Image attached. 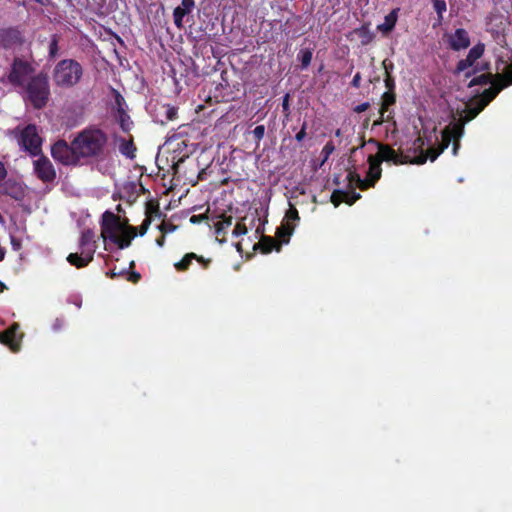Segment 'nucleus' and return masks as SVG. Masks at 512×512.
I'll list each match as a JSON object with an SVG mask.
<instances>
[{"mask_svg":"<svg viewBox=\"0 0 512 512\" xmlns=\"http://www.w3.org/2000/svg\"><path fill=\"white\" fill-rule=\"evenodd\" d=\"M52 157L63 166H77L81 159L74 148V139L70 144L64 139H58L51 147Z\"/></svg>","mask_w":512,"mask_h":512,"instance_id":"obj_7","label":"nucleus"},{"mask_svg":"<svg viewBox=\"0 0 512 512\" xmlns=\"http://www.w3.org/2000/svg\"><path fill=\"white\" fill-rule=\"evenodd\" d=\"M100 236L106 241L116 244L118 249H125L137 236V228L121 221V217L111 211H105L101 216Z\"/></svg>","mask_w":512,"mask_h":512,"instance_id":"obj_2","label":"nucleus"},{"mask_svg":"<svg viewBox=\"0 0 512 512\" xmlns=\"http://www.w3.org/2000/svg\"><path fill=\"white\" fill-rule=\"evenodd\" d=\"M396 103V93L395 91H385L382 93V103L380 108V117L374 121V126L382 125L385 121H391L393 116L388 114L385 117V112L388 111L390 106L395 105Z\"/></svg>","mask_w":512,"mask_h":512,"instance_id":"obj_19","label":"nucleus"},{"mask_svg":"<svg viewBox=\"0 0 512 512\" xmlns=\"http://www.w3.org/2000/svg\"><path fill=\"white\" fill-rule=\"evenodd\" d=\"M265 134V127L264 125H259L255 127V129L252 131L253 138L256 143V147L260 146L261 140L264 137Z\"/></svg>","mask_w":512,"mask_h":512,"instance_id":"obj_42","label":"nucleus"},{"mask_svg":"<svg viewBox=\"0 0 512 512\" xmlns=\"http://www.w3.org/2000/svg\"><path fill=\"white\" fill-rule=\"evenodd\" d=\"M448 47L460 51L470 46L469 34L465 28H457L453 33L445 34Z\"/></svg>","mask_w":512,"mask_h":512,"instance_id":"obj_14","label":"nucleus"},{"mask_svg":"<svg viewBox=\"0 0 512 512\" xmlns=\"http://www.w3.org/2000/svg\"><path fill=\"white\" fill-rule=\"evenodd\" d=\"M114 117L117 120V124L120 126L121 131L129 133L132 130L134 123L126 110L115 112Z\"/></svg>","mask_w":512,"mask_h":512,"instance_id":"obj_25","label":"nucleus"},{"mask_svg":"<svg viewBox=\"0 0 512 512\" xmlns=\"http://www.w3.org/2000/svg\"><path fill=\"white\" fill-rule=\"evenodd\" d=\"M108 145V135L101 128L91 126L74 137V148L81 159H103Z\"/></svg>","mask_w":512,"mask_h":512,"instance_id":"obj_1","label":"nucleus"},{"mask_svg":"<svg viewBox=\"0 0 512 512\" xmlns=\"http://www.w3.org/2000/svg\"><path fill=\"white\" fill-rule=\"evenodd\" d=\"M11 245L14 251L21 249V240L15 236H11Z\"/></svg>","mask_w":512,"mask_h":512,"instance_id":"obj_56","label":"nucleus"},{"mask_svg":"<svg viewBox=\"0 0 512 512\" xmlns=\"http://www.w3.org/2000/svg\"><path fill=\"white\" fill-rule=\"evenodd\" d=\"M452 136L453 135H451L450 127L446 126L442 131V143L438 146V152L430 156L431 161L436 160L438 156H440L443 151L449 147L450 142L453 141Z\"/></svg>","mask_w":512,"mask_h":512,"instance_id":"obj_27","label":"nucleus"},{"mask_svg":"<svg viewBox=\"0 0 512 512\" xmlns=\"http://www.w3.org/2000/svg\"><path fill=\"white\" fill-rule=\"evenodd\" d=\"M285 218L287 219L288 223L284 226H281L277 230L276 235L278 238H282V242L287 243L289 241V237L294 231V225H290L289 221L300 220L298 210L295 207L290 206L289 210L285 214Z\"/></svg>","mask_w":512,"mask_h":512,"instance_id":"obj_21","label":"nucleus"},{"mask_svg":"<svg viewBox=\"0 0 512 512\" xmlns=\"http://www.w3.org/2000/svg\"><path fill=\"white\" fill-rule=\"evenodd\" d=\"M438 152V147H430L426 151L421 152V154L416 157L414 160H411L410 162L416 163L417 165H424L427 159H430V156L432 154H436Z\"/></svg>","mask_w":512,"mask_h":512,"instance_id":"obj_37","label":"nucleus"},{"mask_svg":"<svg viewBox=\"0 0 512 512\" xmlns=\"http://www.w3.org/2000/svg\"><path fill=\"white\" fill-rule=\"evenodd\" d=\"M83 75L80 63L72 59L61 60L53 70V81L60 88H71L77 85Z\"/></svg>","mask_w":512,"mask_h":512,"instance_id":"obj_4","label":"nucleus"},{"mask_svg":"<svg viewBox=\"0 0 512 512\" xmlns=\"http://www.w3.org/2000/svg\"><path fill=\"white\" fill-rule=\"evenodd\" d=\"M64 324L65 322L63 318H56L52 323V329L58 332L63 328Z\"/></svg>","mask_w":512,"mask_h":512,"instance_id":"obj_53","label":"nucleus"},{"mask_svg":"<svg viewBox=\"0 0 512 512\" xmlns=\"http://www.w3.org/2000/svg\"><path fill=\"white\" fill-rule=\"evenodd\" d=\"M7 176V170L3 164V162L0 161V181L3 180Z\"/></svg>","mask_w":512,"mask_h":512,"instance_id":"obj_60","label":"nucleus"},{"mask_svg":"<svg viewBox=\"0 0 512 512\" xmlns=\"http://www.w3.org/2000/svg\"><path fill=\"white\" fill-rule=\"evenodd\" d=\"M370 107V104L368 102H364L354 108V111L357 113L365 112Z\"/></svg>","mask_w":512,"mask_h":512,"instance_id":"obj_58","label":"nucleus"},{"mask_svg":"<svg viewBox=\"0 0 512 512\" xmlns=\"http://www.w3.org/2000/svg\"><path fill=\"white\" fill-rule=\"evenodd\" d=\"M191 127L189 125H182L178 128V130L174 133H172L168 140L169 143H175V149L174 151H179L180 153L182 150H186L183 155L180 157L179 161H183L185 157H188L190 153H192L195 149V144L193 142H189L188 139H185L184 136L188 134V130H190Z\"/></svg>","mask_w":512,"mask_h":512,"instance_id":"obj_11","label":"nucleus"},{"mask_svg":"<svg viewBox=\"0 0 512 512\" xmlns=\"http://www.w3.org/2000/svg\"><path fill=\"white\" fill-rule=\"evenodd\" d=\"M382 66H384V70H385L384 85L387 89L386 91H395V88H396L395 80L392 77V75L390 74V70H392L394 67L393 63L388 62L387 60H384L382 62Z\"/></svg>","mask_w":512,"mask_h":512,"instance_id":"obj_31","label":"nucleus"},{"mask_svg":"<svg viewBox=\"0 0 512 512\" xmlns=\"http://www.w3.org/2000/svg\"><path fill=\"white\" fill-rule=\"evenodd\" d=\"M24 100L28 101L35 109L44 108L50 97V85L47 73L39 72L29 78L23 87Z\"/></svg>","mask_w":512,"mask_h":512,"instance_id":"obj_3","label":"nucleus"},{"mask_svg":"<svg viewBox=\"0 0 512 512\" xmlns=\"http://www.w3.org/2000/svg\"><path fill=\"white\" fill-rule=\"evenodd\" d=\"M347 180L349 181L350 185H353V183L357 184V187L365 191L367 190V184L365 183V179H362L360 174H358L356 171H349L347 174Z\"/></svg>","mask_w":512,"mask_h":512,"instance_id":"obj_36","label":"nucleus"},{"mask_svg":"<svg viewBox=\"0 0 512 512\" xmlns=\"http://www.w3.org/2000/svg\"><path fill=\"white\" fill-rule=\"evenodd\" d=\"M157 117L162 125L167 123V121H175L178 117V107L170 104H159L157 107Z\"/></svg>","mask_w":512,"mask_h":512,"instance_id":"obj_23","label":"nucleus"},{"mask_svg":"<svg viewBox=\"0 0 512 512\" xmlns=\"http://www.w3.org/2000/svg\"><path fill=\"white\" fill-rule=\"evenodd\" d=\"M361 81H362V75L360 72H357L352 81H351V86L354 87V88H360L361 87Z\"/></svg>","mask_w":512,"mask_h":512,"instance_id":"obj_54","label":"nucleus"},{"mask_svg":"<svg viewBox=\"0 0 512 512\" xmlns=\"http://www.w3.org/2000/svg\"><path fill=\"white\" fill-rule=\"evenodd\" d=\"M59 52V40L57 36H53L50 44H49V57L53 59V57H57Z\"/></svg>","mask_w":512,"mask_h":512,"instance_id":"obj_43","label":"nucleus"},{"mask_svg":"<svg viewBox=\"0 0 512 512\" xmlns=\"http://www.w3.org/2000/svg\"><path fill=\"white\" fill-rule=\"evenodd\" d=\"M452 136L453 135H451L450 127L446 126L442 131V143L438 146V152L430 156L431 161L436 160L438 156H440L443 151L449 147L450 142L453 141Z\"/></svg>","mask_w":512,"mask_h":512,"instance_id":"obj_28","label":"nucleus"},{"mask_svg":"<svg viewBox=\"0 0 512 512\" xmlns=\"http://www.w3.org/2000/svg\"><path fill=\"white\" fill-rule=\"evenodd\" d=\"M34 71L35 68L30 62L15 58L7 75L8 82L15 87L23 88Z\"/></svg>","mask_w":512,"mask_h":512,"instance_id":"obj_9","label":"nucleus"},{"mask_svg":"<svg viewBox=\"0 0 512 512\" xmlns=\"http://www.w3.org/2000/svg\"><path fill=\"white\" fill-rule=\"evenodd\" d=\"M124 273H125L124 268L120 271H117L116 267H114L106 275L111 279H115L118 277H124Z\"/></svg>","mask_w":512,"mask_h":512,"instance_id":"obj_51","label":"nucleus"},{"mask_svg":"<svg viewBox=\"0 0 512 512\" xmlns=\"http://www.w3.org/2000/svg\"><path fill=\"white\" fill-rule=\"evenodd\" d=\"M5 254H6L5 248H2V246L0 245V262L4 259Z\"/></svg>","mask_w":512,"mask_h":512,"instance_id":"obj_64","label":"nucleus"},{"mask_svg":"<svg viewBox=\"0 0 512 512\" xmlns=\"http://www.w3.org/2000/svg\"><path fill=\"white\" fill-rule=\"evenodd\" d=\"M194 260L198 261L203 268H208L211 263V259H205L203 256L200 255H197V258H194Z\"/></svg>","mask_w":512,"mask_h":512,"instance_id":"obj_57","label":"nucleus"},{"mask_svg":"<svg viewBox=\"0 0 512 512\" xmlns=\"http://www.w3.org/2000/svg\"><path fill=\"white\" fill-rule=\"evenodd\" d=\"M489 88L483 90L481 95V106L485 108L498 94L508 86L512 85V64L506 66L503 73H496L494 82Z\"/></svg>","mask_w":512,"mask_h":512,"instance_id":"obj_6","label":"nucleus"},{"mask_svg":"<svg viewBox=\"0 0 512 512\" xmlns=\"http://www.w3.org/2000/svg\"><path fill=\"white\" fill-rule=\"evenodd\" d=\"M361 194L355 191L347 192L344 190H335L331 195V202L335 207H339L342 202L352 205L361 198Z\"/></svg>","mask_w":512,"mask_h":512,"instance_id":"obj_22","label":"nucleus"},{"mask_svg":"<svg viewBox=\"0 0 512 512\" xmlns=\"http://www.w3.org/2000/svg\"><path fill=\"white\" fill-rule=\"evenodd\" d=\"M188 15V12H186L184 9L180 8V6H177L173 11V19L174 23L178 28L182 27V20L183 18Z\"/></svg>","mask_w":512,"mask_h":512,"instance_id":"obj_39","label":"nucleus"},{"mask_svg":"<svg viewBox=\"0 0 512 512\" xmlns=\"http://www.w3.org/2000/svg\"><path fill=\"white\" fill-rule=\"evenodd\" d=\"M378 145V153L375 155L377 156V160H380V163L382 161H391L395 165H403V163L410 162L409 156L404 154H399L397 151H395L392 147L380 144V142H377Z\"/></svg>","mask_w":512,"mask_h":512,"instance_id":"obj_15","label":"nucleus"},{"mask_svg":"<svg viewBox=\"0 0 512 512\" xmlns=\"http://www.w3.org/2000/svg\"><path fill=\"white\" fill-rule=\"evenodd\" d=\"M38 156L33 162L35 175L42 182H53L57 178V172L52 161L42 153Z\"/></svg>","mask_w":512,"mask_h":512,"instance_id":"obj_10","label":"nucleus"},{"mask_svg":"<svg viewBox=\"0 0 512 512\" xmlns=\"http://www.w3.org/2000/svg\"><path fill=\"white\" fill-rule=\"evenodd\" d=\"M368 164L369 169L367 172V176L364 179L365 183L367 184V189L374 187V185L382 176V168L380 160H377V156L369 155Z\"/></svg>","mask_w":512,"mask_h":512,"instance_id":"obj_20","label":"nucleus"},{"mask_svg":"<svg viewBox=\"0 0 512 512\" xmlns=\"http://www.w3.org/2000/svg\"><path fill=\"white\" fill-rule=\"evenodd\" d=\"M313 53L311 49H301L297 55L299 61H301L302 69L307 68L312 61Z\"/></svg>","mask_w":512,"mask_h":512,"instance_id":"obj_38","label":"nucleus"},{"mask_svg":"<svg viewBox=\"0 0 512 512\" xmlns=\"http://www.w3.org/2000/svg\"><path fill=\"white\" fill-rule=\"evenodd\" d=\"M78 249H80V253L69 254L67 261L77 268H82L93 261L96 253L97 242L95 240V233L92 230L87 229L81 233Z\"/></svg>","mask_w":512,"mask_h":512,"instance_id":"obj_5","label":"nucleus"},{"mask_svg":"<svg viewBox=\"0 0 512 512\" xmlns=\"http://www.w3.org/2000/svg\"><path fill=\"white\" fill-rule=\"evenodd\" d=\"M398 11L399 8H395L385 15L383 24L378 26L382 33H389L394 29L398 20Z\"/></svg>","mask_w":512,"mask_h":512,"instance_id":"obj_26","label":"nucleus"},{"mask_svg":"<svg viewBox=\"0 0 512 512\" xmlns=\"http://www.w3.org/2000/svg\"><path fill=\"white\" fill-rule=\"evenodd\" d=\"M335 150V147L333 145V142H326L324 147L322 148V154L324 156V159H327L330 154H332Z\"/></svg>","mask_w":512,"mask_h":512,"instance_id":"obj_48","label":"nucleus"},{"mask_svg":"<svg viewBox=\"0 0 512 512\" xmlns=\"http://www.w3.org/2000/svg\"><path fill=\"white\" fill-rule=\"evenodd\" d=\"M24 43V37L18 27L0 28V47L11 49L15 46H21Z\"/></svg>","mask_w":512,"mask_h":512,"instance_id":"obj_13","label":"nucleus"},{"mask_svg":"<svg viewBox=\"0 0 512 512\" xmlns=\"http://www.w3.org/2000/svg\"><path fill=\"white\" fill-rule=\"evenodd\" d=\"M435 11L437 12L439 20H443L444 12L446 11L445 0H431Z\"/></svg>","mask_w":512,"mask_h":512,"instance_id":"obj_41","label":"nucleus"},{"mask_svg":"<svg viewBox=\"0 0 512 512\" xmlns=\"http://www.w3.org/2000/svg\"><path fill=\"white\" fill-rule=\"evenodd\" d=\"M18 145L31 156H38L42 153V139L36 125H27L19 132Z\"/></svg>","mask_w":512,"mask_h":512,"instance_id":"obj_8","label":"nucleus"},{"mask_svg":"<svg viewBox=\"0 0 512 512\" xmlns=\"http://www.w3.org/2000/svg\"><path fill=\"white\" fill-rule=\"evenodd\" d=\"M202 218H203V216L193 215V216L190 218V221H191V222H193V223H197V222H199Z\"/></svg>","mask_w":512,"mask_h":512,"instance_id":"obj_63","label":"nucleus"},{"mask_svg":"<svg viewBox=\"0 0 512 512\" xmlns=\"http://www.w3.org/2000/svg\"><path fill=\"white\" fill-rule=\"evenodd\" d=\"M414 145H415V146H417L418 148L422 149V148H423V146L425 145L424 139H423L421 136H419V137L415 140Z\"/></svg>","mask_w":512,"mask_h":512,"instance_id":"obj_61","label":"nucleus"},{"mask_svg":"<svg viewBox=\"0 0 512 512\" xmlns=\"http://www.w3.org/2000/svg\"><path fill=\"white\" fill-rule=\"evenodd\" d=\"M246 233H247V228L243 222H238L235 225L234 230L232 232L233 236H235V237H240L242 235H245Z\"/></svg>","mask_w":512,"mask_h":512,"instance_id":"obj_45","label":"nucleus"},{"mask_svg":"<svg viewBox=\"0 0 512 512\" xmlns=\"http://www.w3.org/2000/svg\"><path fill=\"white\" fill-rule=\"evenodd\" d=\"M0 195L9 196L14 200L20 201L25 196V190L18 181L8 179L0 183Z\"/></svg>","mask_w":512,"mask_h":512,"instance_id":"obj_17","label":"nucleus"},{"mask_svg":"<svg viewBox=\"0 0 512 512\" xmlns=\"http://www.w3.org/2000/svg\"><path fill=\"white\" fill-rule=\"evenodd\" d=\"M194 258H197V254L195 253H187L185 254L182 259L174 264L176 270L178 272H185L190 267L192 261Z\"/></svg>","mask_w":512,"mask_h":512,"instance_id":"obj_33","label":"nucleus"},{"mask_svg":"<svg viewBox=\"0 0 512 512\" xmlns=\"http://www.w3.org/2000/svg\"><path fill=\"white\" fill-rule=\"evenodd\" d=\"M461 147V142L459 139H453L452 153L454 156L458 154V151Z\"/></svg>","mask_w":512,"mask_h":512,"instance_id":"obj_59","label":"nucleus"},{"mask_svg":"<svg viewBox=\"0 0 512 512\" xmlns=\"http://www.w3.org/2000/svg\"><path fill=\"white\" fill-rule=\"evenodd\" d=\"M159 229L162 234L171 233L174 232L177 229V226L171 222H165L163 221L160 223Z\"/></svg>","mask_w":512,"mask_h":512,"instance_id":"obj_44","label":"nucleus"},{"mask_svg":"<svg viewBox=\"0 0 512 512\" xmlns=\"http://www.w3.org/2000/svg\"><path fill=\"white\" fill-rule=\"evenodd\" d=\"M495 74H492L490 72L475 76L469 83L468 87H474L479 85H487L494 82Z\"/></svg>","mask_w":512,"mask_h":512,"instance_id":"obj_32","label":"nucleus"},{"mask_svg":"<svg viewBox=\"0 0 512 512\" xmlns=\"http://www.w3.org/2000/svg\"><path fill=\"white\" fill-rule=\"evenodd\" d=\"M307 123L303 122L301 130L295 135V139L301 143L306 136Z\"/></svg>","mask_w":512,"mask_h":512,"instance_id":"obj_52","label":"nucleus"},{"mask_svg":"<svg viewBox=\"0 0 512 512\" xmlns=\"http://www.w3.org/2000/svg\"><path fill=\"white\" fill-rule=\"evenodd\" d=\"M353 33L361 40L362 45H368L375 37V34L369 29L368 24H364L359 28H355Z\"/></svg>","mask_w":512,"mask_h":512,"instance_id":"obj_30","label":"nucleus"},{"mask_svg":"<svg viewBox=\"0 0 512 512\" xmlns=\"http://www.w3.org/2000/svg\"><path fill=\"white\" fill-rule=\"evenodd\" d=\"M452 136L453 135H451L450 127L446 126L442 131V143L438 146V152L430 156L431 161L436 160L438 156H440L443 151L449 147L450 142L453 141Z\"/></svg>","mask_w":512,"mask_h":512,"instance_id":"obj_29","label":"nucleus"},{"mask_svg":"<svg viewBox=\"0 0 512 512\" xmlns=\"http://www.w3.org/2000/svg\"><path fill=\"white\" fill-rule=\"evenodd\" d=\"M451 130L453 139H461L465 133V122L464 120H457L455 123L448 125Z\"/></svg>","mask_w":512,"mask_h":512,"instance_id":"obj_35","label":"nucleus"},{"mask_svg":"<svg viewBox=\"0 0 512 512\" xmlns=\"http://www.w3.org/2000/svg\"><path fill=\"white\" fill-rule=\"evenodd\" d=\"M22 337L23 335L18 323H14L3 331H0V344L9 347L13 352H19Z\"/></svg>","mask_w":512,"mask_h":512,"instance_id":"obj_12","label":"nucleus"},{"mask_svg":"<svg viewBox=\"0 0 512 512\" xmlns=\"http://www.w3.org/2000/svg\"><path fill=\"white\" fill-rule=\"evenodd\" d=\"M279 239L281 241H278L270 236H262L260 238V242L257 245L260 246V251L263 254L271 253L273 249L279 252L283 243V238Z\"/></svg>","mask_w":512,"mask_h":512,"instance_id":"obj_24","label":"nucleus"},{"mask_svg":"<svg viewBox=\"0 0 512 512\" xmlns=\"http://www.w3.org/2000/svg\"><path fill=\"white\" fill-rule=\"evenodd\" d=\"M194 7V0H181L180 8L184 9L186 12L190 13Z\"/></svg>","mask_w":512,"mask_h":512,"instance_id":"obj_49","label":"nucleus"},{"mask_svg":"<svg viewBox=\"0 0 512 512\" xmlns=\"http://www.w3.org/2000/svg\"><path fill=\"white\" fill-rule=\"evenodd\" d=\"M156 243H157L160 247H162V246L164 245V243H165V236H164V234H162L160 237H158V238L156 239Z\"/></svg>","mask_w":512,"mask_h":512,"instance_id":"obj_62","label":"nucleus"},{"mask_svg":"<svg viewBox=\"0 0 512 512\" xmlns=\"http://www.w3.org/2000/svg\"><path fill=\"white\" fill-rule=\"evenodd\" d=\"M221 220L215 223V231L217 235H224L229 226H231L233 217L222 215L220 216Z\"/></svg>","mask_w":512,"mask_h":512,"instance_id":"obj_34","label":"nucleus"},{"mask_svg":"<svg viewBox=\"0 0 512 512\" xmlns=\"http://www.w3.org/2000/svg\"><path fill=\"white\" fill-rule=\"evenodd\" d=\"M112 92H113L114 97H115V108H114L115 112H119L121 110H125L126 103H125L124 97L116 89H112Z\"/></svg>","mask_w":512,"mask_h":512,"instance_id":"obj_40","label":"nucleus"},{"mask_svg":"<svg viewBox=\"0 0 512 512\" xmlns=\"http://www.w3.org/2000/svg\"><path fill=\"white\" fill-rule=\"evenodd\" d=\"M485 52V45L482 43L474 45L467 53L465 59L460 60L456 68L454 70L455 74H460L461 72H464L469 67H472L477 60L481 58V56Z\"/></svg>","mask_w":512,"mask_h":512,"instance_id":"obj_16","label":"nucleus"},{"mask_svg":"<svg viewBox=\"0 0 512 512\" xmlns=\"http://www.w3.org/2000/svg\"><path fill=\"white\" fill-rule=\"evenodd\" d=\"M150 223H151V220H150V218H149V217H146V218L143 220V222H142V223H141V225H140V235H141V236H142V235H144V234L147 232V230H148V227H149Z\"/></svg>","mask_w":512,"mask_h":512,"instance_id":"obj_55","label":"nucleus"},{"mask_svg":"<svg viewBox=\"0 0 512 512\" xmlns=\"http://www.w3.org/2000/svg\"><path fill=\"white\" fill-rule=\"evenodd\" d=\"M290 96L289 94H285L282 98V112L285 115H288L290 113V104H289Z\"/></svg>","mask_w":512,"mask_h":512,"instance_id":"obj_50","label":"nucleus"},{"mask_svg":"<svg viewBox=\"0 0 512 512\" xmlns=\"http://www.w3.org/2000/svg\"><path fill=\"white\" fill-rule=\"evenodd\" d=\"M124 277L132 283H138L141 280V274L138 272H128L125 270Z\"/></svg>","mask_w":512,"mask_h":512,"instance_id":"obj_46","label":"nucleus"},{"mask_svg":"<svg viewBox=\"0 0 512 512\" xmlns=\"http://www.w3.org/2000/svg\"><path fill=\"white\" fill-rule=\"evenodd\" d=\"M115 143L118 145V151L120 154L129 159L136 158L137 147L134 142V137L129 134L128 138L114 135Z\"/></svg>","mask_w":512,"mask_h":512,"instance_id":"obj_18","label":"nucleus"},{"mask_svg":"<svg viewBox=\"0 0 512 512\" xmlns=\"http://www.w3.org/2000/svg\"><path fill=\"white\" fill-rule=\"evenodd\" d=\"M484 108L482 106L478 107V108H474V109H470L468 111V113L464 116V118L462 119V121L464 122V124L466 123V121H471V119H473L474 117H476L479 112L481 110H483Z\"/></svg>","mask_w":512,"mask_h":512,"instance_id":"obj_47","label":"nucleus"}]
</instances>
